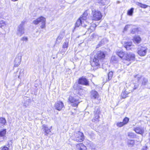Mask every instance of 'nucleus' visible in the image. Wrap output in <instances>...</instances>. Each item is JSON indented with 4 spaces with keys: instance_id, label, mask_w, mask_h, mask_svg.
Here are the masks:
<instances>
[{
    "instance_id": "nucleus-1",
    "label": "nucleus",
    "mask_w": 150,
    "mask_h": 150,
    "mask_svg": "<svg viewBox=\"0 0 150 150\" xmlns=\"http://www.w3.org/2000/svg\"><path fill=\"white\" fill-rule=\"evenodd\" d=\"M105 57V55L103 52L101 51L98 52L94 56L93 61L91 62V64L94 69L96 70L99 67L100 62H101Z\"/></svg>"
},
{
    "instance_id": "nucleus-2",
    "label": "nucleus",
    "mask_w": 150,
    "mask_h": 150,
    "mask_svg": "<svg viewBox=\"0 0 150 150\" xmlns=\"http://www.w3.org/2000/svg\"><path fill=\"white\" fill-rule=\"evenodd\" d=\"M73 140L77 142H81L84 139V137L83 133L79 131L74 132L71 137Z\"/></svg>"
},
{
    "instance_id": "nucleus-3",
    "label": "nucleus",
    "mask_w": 150,
    "mask_h": 150,
    "mask_svg": "<svg viewBox=\"0 0 150 150\" xmlns=\"http://www.w3.org/2000/svg\"><path fill=\"white\" fill-rule=\"evenodd\" d=\"M45 18L43 16H41L33 21V23L35 25H37L40 22L41 23V28L42 29L45 28Z\"/></svg>"
},
{
    "instance_id": "nucleus-4",
    "label": "nucleus",
    "mask_w": 150,
    "mask_h": 150,
    "mask_svg": "<svg viewBox=\"0 0 150 150\" xmlns=\"http://www.w3.org/2000/svg\"><path fill=\"white\" fill-rule=\"evenodd\" d=\"M69 100L71 103V105L73 107H77L80 103L78 97L70 96Z\"/></svg>"
},
{
    "instance_id": "nucleus-5",
    "label": "nucleus",
    "mask_w": 150,
    "mask_h": 150,
    "mask_svg": "<svg viewBox=\"0 0 150 150\" xmlns=\"http://www.w3.org/2000/svg\"><path fill=\"white\" fill-rule=\"evenodd\" d=\"M92 15H93L92 19L95 21L100 20L103 16L101 12L97 10H95L94 11H93Z\"/></svg>"
},
{
    "instance_id": "nucleus-6",
    "label": "nucleus",
    "mask_w": 150,
    "mask_h": 150,
    "mask_svg": "<svg viewBox=\"0 0 150 150\" xmlns=\"http://www.w3.org/2000/svg\"><path fill=\"white\" fill-rule=\"evenodd\" d=\"M81 18H79L76 22L74 28L75 29L76 28L79 27L80 25L85 28L86 25H88V22H85Z\"/></svg>"
},
{
    "instance_id": "nucleus-7",
    "label": "nucleus",
    "mask_w": 150,
    "mask_h": 150,
    "mask_svg": "<svg viewBox=\"0 0 150 150\" xmlns=\"http://www.w3.org/2000/svg\"><path fill=\"white\" fill-rule=\"evenodd\" d=\"M147 48L146 47H139L138 49V53L141 56H144L146 54Z\"/></svg>"
},
{
    "instance_id": "nucleus-8",
    "label": "nucleus",
    "mask_w": 150,
    "mask_h": 150,
    "mask_svg": "<svg viewBox=\"0 0 150 150\" xmlns=\"http://www.w3.org/2000/svg\"><path fill=\"white\" fill-rule=\"evenodd\" d=\"M25 33V29L23 26H22L21 24H20L17 28V31L16 34L17 36L21 37Z\"/></svg>"
},
{
    "instance_id": "nucleus-9",
    "label": "nucleus",
    "mask_w": 150,
    "mask_h": 150,
    "mask_svg": "<svg viewBox=\"0 0 150 150\" xmlns=\"http://www.w3.org/2000/svg\"><path fill=\"white\" fill-rule=\"evenodd\" d=\"M78 83L79 84L83 85L86 86L89 85V81L88 80L83 76H82L79 79Z\"/></svg>"
},
{
    "instance_id": "nucleus-10",
    "label": "nucleus",
    "mask_w": 150,
    "mask_h": 150,
    "mask_svg": "<svg viewBox=\"0 0 150 150\" xmlns=\"http://www.w3.org/2000/svg\"><path fill=\"white\" fill-rule=\"evenodd\" d=\"M135 56L134 54L132 53H127L124 56V59L128 61H133L134 59Z\"/></svg>"
},
{
    "instance_id": "nucleus-11",
    "label": "nucleus",
    "mask_w": 150,
    "mask_h": 150,
    "mask_svg": "<svg viewBox=\"0 0 150 150\" xmlns=\"http://www.w3.org/2000/svg\"><path fill=\"white\" fill-rule=\"evenodd\" d=\"M21 54H18L16 57L14 62V66L18 67L20 64L21 60Z\"/></svg>"
},
{
    "instance_id": "nucleus-12",
    "label": "nucleus",
    "mask_w": 150,
    "mask_h": 150,
    "mask_svg": "<svg viewBox=\"0 0 150 150\" xmlns=\"http://www.w3.org/2000/svg\"><path fill=\"white\" fill-rule=\"evenodd\" d=\"M64 106L63 103L61 101H57L55 104V108L59 111L61 110Z\"/></svg>"
},
{
    "instance_id": "nucleus-13",
    "label": "nucleus",
    "mask_w": 150,
    "mask_h": 150,
    "mask_svg": "<svg viewBox=\"0 0 150 150\" xmlns=\"http://www.w3.org/2000/svg\"><path fill=\"white\" fill-rule=\"evenodd\" d=\"M50 129H49L47 125H43L42 126V130L43 132H44V134L45 135L47 136L48 134H50V129Z\"/></svg>"
},
{
    "instance_id": "nucleus-14",
    "label": "nucleus",
    "mask_w": 150,
    "mask_h": 150,
    "mask_svg": "<svg viewBox=\"0 0 150 150\" xmlns=\"http://www.w3.org/2000/svg\"><path fill=\"white\" fill-rule=\"evenodd\" d=\"M150 83L148 82V80L147 78L144 77L142 79V86H147L146 88H147L150 89Z\"/></svg>"
},
{
    "instance_id": "nucleus-15",
    "label": "nucleus",
    "mask_w": 150,
    "mask_h": 150,
    "mask_svg": "<svg viewBox=\"0 0 150 150\" xmlns=\"http://www.w3.org/2000/svg\"><path fill=\"white\" fill-rule=\"evenodd\" d=\"M88 25H86L85 28L87 29V30L89 31L90 30V32H91L92 31L94 30L96 27V25L95 24H93L91 25L90 23L88 22Z\"/></svg>"
},
{
    "instance_id": "nucleus-16",
    "label": "nucleus",
    "mask_w": 150,
    "mask_h": 150,
    "mask_svg": "<svg viewBox=\"0 0 150 150\" xmlns=\"http://www.w3.org/2000/svg\"><path fill=\"white\" fill-rule=\"evenodd\" d=\"M90 97L92 99H97L99 97V94L97 91L93 90L91 92Z\"/></svg>"
},
{
    "instance_id": "nucleus-17",
    "label": "nucleus",
    "mask_w": 150,
    "mask_h": 150,
    "mask_svg": "<svg viewBox=\"0 0 150 150\" xmlns=\"http://www.w3.org/2000/svg\"><path fill=\"white\" fill-rule=\"evenodd\" d=\"M24 69H20L19 70L15 72L14 73H16V76H17L18 78L21 79V77L23 76L24 74Z\"/></svg>"
},
{
    "instance_id": "nucleus-18",
    "label": "nucleus",
    "mask_w": 150,
    "mask_h": 150,
    "mask_svg": "<svg viewBox=\"0 0 150 150\" xmlns=\"http://www.w3.org/2000/svg\"><path fill=\"white\" fill-rule=\"evenodd\" d=\"M31 100L28 97H25L24 98V101L23 102L24 106L25 107H27L30 104Z\"/></svg>"
},
{
    "instance_id": "nucleus-19",
    "label": "nucleus",
    "mask_w": 150,
    "mask_h": 150,
    "mask_svg": "<svg viewBox=\"0 0 150 150\" xmlns=\"http://www.w3.org/2000/svg\"><path fill=\"white\" fill-rule=\"evenodd\" d=\"M123 45L127 50H129L132 46V42H125Z\"/></svg>"
},
{
    "instance_id": "nucleus-20",
    "label": "nucleus",
    "mask_w": 150,
    "mask_h": 150,
    "mask_svg": "<svg viewBox=\"0 0 150 150\" xmlns=\"http://www.w3.org/2000/svg\"><path fill=\"white\" fill-rule=\"evenodd\" d=\"M134 130L137 133L142 134H143L144 132V129L143 128L141 127H137L134 128Z\"/></svg>"
},
{
    "instance_id": "nucleus-21",
    "label": "nucleus",
    "mask_w": 150,
    "mask_h": 150,
    "mask_svg": "<svg viewBox=\"0 0 150 150\" xmlns=\"http://www.w3.org/2000/svg\"><path fill=\"white\" fill-rule=\"evenodd\" d=\"M76 147L78 150H87L86 146L82 143L77 144Z\"/></svg>"
},
{
    "instance_id": "nucleus-22",
    "label": "nucleus",
    "mask_w": 150,
    "mask_h": 150,
    "mask_svg": "<svg viewBox=\"0 0 150 150\" xmlns=\"http://www.w3.org/2000/svg\"><path fill=\"white\" fill-rule=\"evenodd\" d=\"M6 124V121L4 118L0 117V128H3Z\"/></svg>"
},
{
    "instance_id": "nucleus-23",
    "label": "nucleus",
    "mask_w": 150,
    "mask_h": 150,
    "mask_svg": "<svg viewBox=\"0 0 150 150\" xmlns=\"http://www.w3.org/2000/svg\"><path fill=\"white\" fill-rule=\"evenodd\" d=\"M116 54L120 58L124 57V56L125 54L124 52L122 50H118L116 52Z\"/></svg>"
},
{
    "instance_id": "nucleus-24",
    "label": "nucleus",
    "mask_w": 150,
    "mask_h": 150,
    "mask_svg": "<svg viewBox=\"0 0 150 150\" xmlns=\"http://www.w3.org/2000/svg\"><path fill=\"white\" fill-rule=\"evenodd\" d=\"M100 116L99 115H94L93 118L92 120V122L95 123H97L99 121Z\"/></svg>"
},
{
    "instance_id": "nucleus-25",
    "label": "nucleus",
    "mask_w": 150,
    "mask_h": 150,
    "mask_svg": "<svg viewBox=\"0 0 150 150\" xmlns=\"http://www.w3.org/2000/svg\"><path fill=\"white\" fill-rule=\"evenodd\" d=\"M64 32H61L57 39L56 41H58L59 43L61 42L64 36Z\"/></svg>"
},
{
    "instance_id": "nucleus-26",
    "label": "nucleus",
    "mask_w": 150,
    "mask_h": 150,
    "mask_svg": "<svg viewBox=\"0 0 150 150\" xmlns=\"http://www.w3.org/2000/svg\"><path fill=\"white\" fill-rule=\"evenodd\" d=\"M88 15V13L86 11H85L84 13L81 15L80 18H81V19H82L83 21L85 22H87L86 21V19L87 18V16Z\"/></svg>"
},
{
    "instance_id": "nucleus-27",
    "label": "nucleus",
    "mask_w": 150,
    "mask_h": 150,
    "mask_svg": "<svg viewBox=\"0 0 150 150\" xmlns=\"http://www.w3.org/2000/svg\"><path fill=\"white\" fill-rule=\"evenodd\" d=\"M141 40V38L138 36H135L134 38V42L135 43L138 44Z\"/></svg>"
},
{
    "instance_id": "nucleus-28",
    "label": "nucleus",
    "mask_w": 150,
    "mask_h": 150,
    "mask_svg": "<svg viewBox=\"0 0 150 150\" xmlns=\"http://www.w3.org/2000/svg\"><path fill=\"white\" fill-rule=\"evenodd\" d=\"M134 141L132 140H129L127 141L128 145L129 147H132L134 144Z\"/></svg>"
},
{
    "instance_id": "nucleus-29",
    "label": "nucleus",
    "mask_w": 150,
    "mask_h": 150,
    "mask_svg": "<svg viewBox=\"0 0 150 150\" xmlns=\"http://www.w3.org/2000/svg\"><path fill=\"white\" fill-rule=\"evenodd\" d=\"M127 136L130 138H134L136 137V135L133 132H130L127 133Z\"/></svg>"
},
{
    "instance_id": "nucleus-30",
    "label": "nucleus",
    "mask_w": 150,
    "mask_h": 150,
    "mask_svg": "<svg viewBox=\"0 0 150 150\" xmlns=\"http://www.w3.org/2000/svg\"><path fill=\"white\" fill-rule=\"evenodd\" d=\"M129 93L128 92L125 91H123L121 95V96L123 98H125L127 97V95Z\"/></svg>"
},
{
    "instance_id": "nucleus-31",
    "label": "nucleus",
    "mask_w": 150,
    "mask_h": 150,
    "mask_svg": "<svg viewBox=\"0 0 150 150\" xmlns=\"http://www.w3.org/2000/svg\"><path fill=\"white\" fill-rule=\"evenodd\" d=\"M6 132V129H3L0 130V137L4 136L5 135Z\"/></svg>"
},
{
    "instance_id": "nucleus-32",
    "label": "nucleus",
    "mask_w": 150,
    "mask_h": 150,
    "mask_svg": "<svg viewBox=\"0 0 150 150\" xmlns=\"http://www.w3.org/2000/svg\"><path fill=\"white\" fill-rule=\"evenodd\" d=\"M113 75V72L112 71H110L109 72L108 74V78L107 79H106V80L108 81H109L110 80L112 77Z\"/></svg>"
},
{
    "instance_id": "nucleus-33",
    "label": "nucleus",
    "mask_w": 150,
    "mask_h": 150,
    "mask_svg": "<svg viewBox=\"0 0 150 150\" xmlns=\"http://www.w3.org/2000/svg\"><path fill=\"white\" fill-rule=\"evenodd\" d=\"M107 42V40L106 38H104L100 42L99 44L98 45V46H100L103 45L105 42Z\"/></svg>"
},
{
    "instance_id": "nucleus-34",
    "label": "nucleus",
    "mask_w": 150,
    "mask_h": 150,
    "mask_svg": "<svg viewBox=\"0 0 150 150\" xmlns=\"http://www.w3.org/2000/svg\"><path fill=\"white\" fill-rule=\"evenodd\" d=\"M134 8H131L127 12V15L131 16L133 15Z\"/></svg>"
},
{
    "instance_id": "nucleus-35",
    "label": "nucleus",
    "mask_w": 150,
    "mask_h": 150,
    "mask_svg": "<svg viewBox=\"0 0 150 150\" xmlns=\"http://www.w3.org/2000/svg\"><path fill=\"white\" fill-rule=\"evenodd\" d=\"M136 4L141 7L143 8H146L148 6L146 5L143 4L138 2L136 3Z\"/></svg>"
},
{
    "instance_id": "nucleus-36",
    "label": "nucleus",
    "mask_w": 150,
    "mask_h": 150,
    "mask_svg": "<svg viewBox=\"0 0 150 150\" xmlns=\"http://www.w3.org/2000/svg\"><path fill=\"white\" fill-rule=\"evenodd\" d=\"M69 45V42H68L66 41L65 42H64L63 45L62 47L64 49V50H65V49H66L68 47Z\"/></svg>"
},
{
    "instance_id": "nucleus-37",
    "label": "nucleus",
    "mask_w": 150,
    "mask_h": 150,
    "mask_svg": "<svg viewBox=\"0 0 150 150\" xmlns=\"http://www.w3.org/2000/svg\"><path fill=\"white\" fill-rule=\"evenodd\" d=\"M129 120V118L127 117H125L123 120L122 122L124 125L127 124Z\"/></svg>"
},
{
    "instance_id": "nucleus-38",
    "label": "nucleus",
    "mask_w": 150,
    "mask_h": 150,
    "mask_svg": "<svg viewBox=\"0 0 150 150\" xmlns=\"http://www.w3.org/2000/svg\"><path fill=\"white\" fill-rule=\"evenodd\" d=\"M134 78L137 80L138 81H139L142 77V76L139 75H136L134 76Z\"/></svg>"
},
{
    "instance_id": "nucleus-39",
    "label": "nucleus",
    "mask_w": 150,
    "mask_h": 150,
    "mask_svg": "<svg viewBox=\"0 0 150 150\" xmlns=\"http://www.w3.org/2000/svg\"><path fill=\"white\" fill-rule=\"evenodd\" d=\"M117 126L119 127H121L123 126L124 125L122 122H118L116 124Z\"/></svg>"
},
{
    "instance_id": "nucleus-40",
    "label": "nucleus",
    "mask_w": 150,
    "mask_h": 150,
    "mask_svg": "<svg viewBox=\"0 0 150 150\" xmlns=\"http://www.w3.org/2000/svg\"><path fill=\"white\" fill-rule=\"evenodd\" d=\"M100 113V109L98 108L96 110H95L94 112V114L95 115H99Z\"/></svg>"
},
{
    "instance_id": "nucleus-41",
    "label": "nucleus",
    "mask_w": 150,
    "mask_h": 150,
    "mask_svg": "<svg viewBox=\"0 0 150 150\" xmlns=\"http://www.w3.org/2000/svg\"><path fill=\"white\" fill-rule=\"evenodd\" d=\"M9 148L6 146H4L0 148V150H9Z\"/></svg>"
},
{
    "instance_id": "nucleus-42",
    "label": "nucleus",
    "mask_w": 150,
    "mask_h": 150,
    "mask_svg": "<svg viewBox=\"0 0 150 150\" xmlns=\"http://www.w3.org/2000/svg\"><path fill=\"white\" fill-rule=\"evenodd\" d=\"M138 31V28H134L132 29L131 31V33L133 34H135L136 32H137Z\"/></svg>"
},
{
    "instance_id": "nucleus-43",
    "label": "nucleus",
    "mask_w": 150,
    "mask_h": 150,
    "mask_svg": "<svg viewBox=\"0 0 150 150\" xmlns=\"http://www.w3.org/2000/svg\"><path fill=\"white\" fill-rule=\"evenodd\" d=\"M111 60L114 63H116L117 62V59L115 56H112L111 58Z\"/></svg>"
},
{
    "instance_id": "nucleus-44",
    "label": "nucleus",
    "mask_w": 150,
    "mask_h": 150,
    "mask_svg": "<svg viewBox=\"0 0 150 150\" xmlns=\"http://www.w3.org/2000/svg\"><path fill=\"white\" fill-rule=\"evenodd\" d=\"M21 40L22 41H27L28 40V38L26 37H23L21 38Z\"/></svg>"
},
{
    "instance_id": "nucleus-45",
    "label": "nucleus",
    "mask_w": 150,
    "mask_h": 150,
    "mask_svg": "<svg viewBox=\"0 0 150 150\" xmlns=\"http://www.w3.org/2000/svg\"><path fill=\"white\" fill-rule=\"evenodd\" d=\"M97 2L101 4L102 5H104L105 3L103 0H97Z\"/></svg>"
},
{
    "instance_id": "nucleus-46",
    "label": "nucleus",
    "mask_w": 150,
    "mask_h": 150,
    "mask_svg": "<svg viewBox=\"0 0 150 150\" xmlns=\"http://www.w3.org/2000/svg\"><path fill=\"white\" fill-rule=\"evenodd\" d=\"M139 85L138 84H134L133 87V90H135L137 89L139 87Z\"/></svg>"
},
{
    "instance_id": "nucleus-47",
    "label": "nucleus",
    "mask_w": 150,
    "mask_h": 150,
    "mask_svg": "<svg viewBox=\"0 0 150 150\" xmlns=\"http://www.w3.org/2000/svg\"><path fill=\"white\" fill-rule=\"evenodd\" d=\"M130 25H125V27L124 28V31H126L129 28V27Z\"/></svg>"
},
{
    "instance_id": "nucleus-48",
    "label": "nucleus",
    "mask_w": 150,
    "mask_h": 150,
    "mask_svg": "<svg viewBox=\"0 0 150 150\" xmlns=\"http://www.w3.org/2000/svg\"><path fill=\"white\" fill-rule=\"evenodd\" d=\"M78 88H79V86H77V85H74V88L75 89H77Z\"/></svg>"
},
{
    "instance_id": "nucleus-49",
    "label": "nucleus",
    "mask_w": 150,
    "mask_h": 150,
    "mask_svg": "<svg viewBox=\"0 0 150 150\" xmlns=\"http://www.w3.org/2000/svg\"><path fill=\"white\" fill-rule=\"evenodd\" d=\"M25 21H23L20 24H21L22 26H23L25 23Z\"/></svg>"
},
{
    "instance_id": "nucleus-50",
    "label": "nucleus",
    "mask_w": 150,
    "mask_h": 150,
    "mask_svg": "<svg viewBox=\"0 0 150 150\" xmlns=\"http://www.w3.org/2000/svg\"><path fill=\"white\" fill-rule=\"evenodd\" d=\"M0 22L3 25V26L4 25V21H3L2 20H0Z\"/></svg>"
},
{
    "instance_id": "nucleus-51",
    "label": "nucleus",
    "mask_w": 150,
    "mask_h": 150,
    "mask_svg": "<svg viewBox=\"0 0 150 150\" xmlns=\"http://www.w3.org/2000/svg\"><path fill=\"white\" fill-rule=\"evenodd\" d=\"M96 34H93V37H96Z\"/></svg>"
},
{
    "instance_id": "nucleus-52",
    "label": "nucleus",
    "mask_w": 150,
    "mask_h": 150,
    "mask_svg": "<svg viewBox=\"0 0 150 150\" xmlns=\"http://www.w3.org/2000/svg\"><path fill=\"white\" fill-rule=\"evenodd\" d=\"M149 141L150 142V133L149 134Z\"/></svg>"
},
{
    "instance_id": "nucleus-53",
    "label": "nucleus",
    "mask_w": 150,
    "mask_h": 150,
    "mask_svg": "<svg viewBox=\"0 0 150 150\" xmlns=\"http://www.w3.org/2000/svg\"><path fill=\"white\" fill-rule=\"evenodd\" d=\"M18 0H11V1H17Z\"/></svg>"
},
{
    "instance_id": "nucleus-54",
    "label": "nucleus",
    "mask_w": 150,
    "mask_h": 150,
    "mask_svg": "<svg viewBox=\"0 0 150 150\" xmlns=\"http://www.w3.org/2000/svg\"><path fill=\"white\" fill-rule=\"evenodd\" d=\"M142 150H144V149H143Z\"/></svg>"
}]
</instances>
